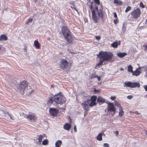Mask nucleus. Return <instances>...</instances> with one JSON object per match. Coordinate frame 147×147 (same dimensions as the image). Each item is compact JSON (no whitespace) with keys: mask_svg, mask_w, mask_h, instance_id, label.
<instances>
[{"mask_svg":"<svg viewBox=\"0 0 147 147\" xmlns=\"http://www.w3.org/2000/svg\"><path fill=\"white\" fill-rule=\"evenodd\" d=\"M111 45L113 47L116 48L118 46L117 42H115L112 43Z\"/></svg>","mask_w":147,"mask_h":147,"instance_id":"a878e982","label":"nucleus"},{"mask_svg":"<svg viewBox=\"0 0 147 147\" xmlns=\"http://www.w3.org/2000/svg\"><path fill=\"white\" fill-rule=\"evenodd\" d=\"M102 65V63H100V62L96 64V65L97 66H99L100 65Z\"/></svg>","mask_w":147,"mask_h":147,"instance_id":"8fccbe9b","label":"nucleus"},{"mask_svg":"<svg viewBox=\"0 0 147 147\" xmlns=\"http://www.w3.org/2000/svg\"><path fill=\"white\" fill-rule=\"evenodd\" d=\"M140 84L137 82H135L131 83L129 82V87L131 88H134L136 87L139 88L140 87Z\"/></svg>","mask_w":147,"mask_h":147,"instance_id":"f8f14e48","label":"nucleus"},{"mask_svg":"<svg viewBox=\"0 0 147 147\" xmlns=\"http://www.w3.org/2000/svg\"><path fill=\"white\" fill-rule=\"evenodd\" d=\"M65 105H64V106L62 108V109H64L65 108Z\"/></svg>","mask_w":147,"mask_h":147,"instance_id":"774afa93","label":"nucleus"},{"mask_svg":"<svg viewBox=\"0 0 147 147\" xmlns=\"http://www.w3.org/2000/svg\"><path fill=\"white\" fill-rule=\"evenodd\" d=\"M143 47H145V48L144 49V50L145 51H147V45H144L143 46Z\"/></svg>","mask_w":147,"mask_h":147,"instance_id":"58836bf2","label":"nucleus"},{"mask_svg":"<svg viewBox=\"0 0 147 147\" xmlns=\"http://www.w3.org/2000/svg\"><path fill=\"white\" fill-rule=\"evenodd\" d=\"M133 67L131 65H129V72H131L132 73L133 72Z\"/></svg>","mask_w":147,"mask_h":147,"instance_id":"473e14b6","label":"nucleus"},{"mask_svg":"<svg viewBox=\"0 0 147 147\" xmlns=\"http://www.w3.org/2000/svg\"><path fill=\"white\" fill-rule=\"evenodd\" d=\"M119 115L120 116H122L124 113V112L122 111V108H121V110H120V109H119Z\"/></svg>","mask_w":147,"mask_h":147,"instance_id":"c756f323","label":"nucleus"},{"mask_svg":"<svg viewBox=\"0 0 147 147\" xmlns=\"http://www.w3.org/2000/svg\"><path fill=\"white\" fill-rule=\"evenodd\" d=\"M34 45L36 49H40V46L38 41L36 40H35L34 42Z\"/></svg>","mask_w":147,"mask_h":147,"instance_id":"f3484780","label":"nucleus"},{"mask_svg":"<svg viewBox=\"0 0 147 147\" xmlns=\"http://www.w3.org/2000/svg\"><path fill=\"white\" fill-rule=\"evenodd\" d=\"M142 68H143L144 69L145 71L146 72V73L147 74V67L146 66H144L142 67H139L138 68H137L136 69L138 70V69H141Z\"/></svg>","mask_w":147,"mask_h":147,"instance_id":"393cba45","label":"nucleus"},{"mask_svg":"<svg viewBox=\"0 0 147 147\" xmlns=\"http://www.w3.org/2000/svg\"><path fill=\"white\" fill-rule=\"evenodd\" d=\"M124 25H123V28L122 29V31L123 32H124L125 31V29L124 28Z\"/></svg>","mask_w":147,"mask_h":147,"instance_id":"13d9d810","label":"nucleus"},{"mask_svg":"<svg viewBox=\"0 0 147 147\" xmlns=\"http://www.w3.org/2000/svg\"><path fill=\"white\" fill-rule=\"evenodd\" d=\"M131 14L133 18L137 19L140 16L141 14V11L139 8H137L132 11Z\"/></svg>","mask_w":147,"mask_h":147,"instance_id":"39448f33","label":"nucleus"},{"mask_svg":"<svg viewBox=\"0 0 147 147\" xmlns=\"http://www.w3.org/2000/svg\"><path fill=\"white\" fill-rule=\"evenodd\" d=\"M32 20V19L31 18L29 19L27 22L26 23V24H28L29 23L31 22Z\"/></svg>","mask_w":147,"mask_h":147,"instance_id":"72a5a7b5","label":"nucleus"},{"mask_svg":"<svg viewBox=\"0 0 147 147\" xmlns=\"http://www.w3.org/2000/svg\"><path fill=\"white\" fill-rule=\"evenodd\" d=\"M103 146L105 147H109V144L106 143L104 144Z\"/></svg>","mask_w":147,"mask_h":147,"instance_id":"e433bc0d","label":"nucleus"},{"mask_svg":"<svg viewBox=\"0 0 147 147\" xmlns=\"http://www.w3.org/2000/svg\"><path fill=\"white\" fill-rule=\"evenodd\" d=\"M115 134H116V136H117V135L119 134L118 131H115Z\"/></svg>","mask_w":147,"mask_h":147,"instance_id":"4d7b16f0","label":"nucleus"},{"mask_svg":"<svg viewBox=\"0 0 147 147\" xmlns=\"http://www.w3.org/2000/svg\"><path fill=\"white\" fill-rule=\"evenodd\" d=\"M133 97V96L132 95H129V99H131Z\"/></svg>","mask_w":147,"mask_h":147,"instance_id":"bf43d9fd","label":"nucleus"},{"mask_svg":"<svg viewBox=\"0 0 147 147\" xmlns=\"http://www.w3.org/2000/svg\"><path fill=\"white\" fill-rule=\"evenodd\" d=\"M118 20V18H116L115 19H114V20H113L115 24H116L117 23V22H118V21H117Z\"/></svg>","mask_w":147,"mask_h":147,"instance_id":"c9c22d12","label":"nucleus"},{"mask_svg":"<svg viewBox=\"0 0 147 147\" xmlns=\"http://www.w3.org/2000/svg\"><path fill=\"white\" fill-rule=\"evenodd\" d=\"M54 100V98L53 97H50L47 102V104L48 106L50 107L53 103Z\"/></svg>","mask_w":147,"mask_h":147,"instance_id":"ddd939ff","label":"nucleus"},{"mask_svg":"<svg viewBox=\"0 0 147 147\" xmlns=\"http://www.w3.org/2000/svg\"><path fill=\"white\" fill-rule=\"evenodd\" d=\"M61 31L64 37L67 40L68 44H71L73 42V37L69 29L65 26L62 27Z\"/></svg>","mask_w":147,"mask_h":147,"instance_id":"f257e3e1","label":"nucleus"},{"mask_svg":"<svg viewBox=\"0 0 147 147\" xmlns=\"http://www.w3.org/2000/svg\"><path fill=\"white\" fill-rule=\"evenodd\" d=\"M58 112V110L56 108H50L49 109V113L51 116H56Z\"/></svg>","mask_w":147,"mask_h":147,"instance_id":"9b49d317","label":"nucleus"},{"mask_svg":"<svg viewBox=\"0 0 147 147\" xmlns=\"http://www.w3.org/2000/svg\"><path fill=\"white\" fill-rule=\"evenodd\" d=\"M91 102V100L90 99H88L84 102L82 103V105L84 109L86 111V112L88 110V108L89 106V103Z\"/></svg>","mask_w":147,"mask_h":147,"instance_id":"423d86ee","label":"nucleus"},{"mask_svg":"<svg viewBox=\"0 0 147 147\" xmlns=\"http://www.w3.org/2000/svg\"><path fill=\"white\" fill-rule=\"evenodd\" d=\"M24 52H25L26 53V47H24Z\"/></svg>","mask_w":147,"mask_h":147,"instance_id":"3c124183","label":"nucleus"},{"mask_svg":"<svg viewBox=\"0 0 147 147\" xmlns=\"http://www.w3.org/2000/svg\"><path fill=\"white\" fill-rule=\"evenodd\" d=\"M28 86V83L25 81L22 82L20 84L19 87L20 93L21 94H23L24 93V90Z\"/></svg>","mask_w":147,"mask_h":147,"instance_id":"20e7f679","label":"nucleus"},{"mask_svg":"<svg viewBox=\"0 0 147 147\" xmlns=\"http://www.w3.org/2000/svg\"><path fill=\"white\" fill-rule=\"evenodd\" d=\"M115 106L119 107L120 110L121 109V108H122V107L121 106L120 104L117 102L115 101Z\"/></svg>","mask_w":147,"mask_h":147,"instance_id":"5701e85b","label":"nucleus"},{"mask_svg":"<svg viewBox=\"0 0 147 147\" xmlns=\"http://www.w3.org/2000/svg\"><path fill=\"white\" fill-rule=\"evenodd\" d=\"M124 86H127V87H129V82L125 83V85H124Z\"/></svg>","mask_w":147,"mask_h":147,"instance_id":"79ce46f5","label":"nucleus"},{"mask_svg":"<svg viewBox=\"0 0 147 147\" xmlns=\"http://www.w3.org/2000/svg\"><path fill=\"white\" fill-rule=\"evenodd\" d=\"M141 73V71H140L137 70V69L135 70L134 71H133L132 74V75L133 76H137L140 75V74Z\"/></svg>","mask_w":147,"mask_h":147,"instance_id":"2eb2a0df","label":"nucleus"},{"mask_svg":"<svg viewBox=\"0 0 147 147\" xmlns=\"http://www.w3.org/2000/svg\"><path fill=\"white\" fill-rule=\"evenodd\" d=\"M102 54H101V52H100V53H99V54H98V55H97V56L98 57H100L101 56V55H102Z\"/></svg>","mask_w":147,"mask_h":147,"instance_id":"de8ad7c7","label":"nucleus"},{"mask_svg":"<svg viewBox=\"0 0 147 147\" xmlns=\"http://www.w3.org/2000/svg\"><path fill=\"white\" fill-rule=\"evenodd\" d=\"M97 76V75H96L95 74H92L91 77L90 79H92L94 78H96V77Z\"/></svg>","mask_w":147,"mask_h":147,"instance_id":"7c9ffc66","label":"nucleus"},{"mask_svg":"<svg viewBox=\"0 0 147 147\" xmlns=\"http://www.w3.org/2000/svg\"><path fill=\"white\" fill-rule=\"evenodd\" d=\"M121 44V42L120 41H119L118 42H117L118 45H119Z\"/></svg>","mask_w":147,"mask_h":147,"instance_id":"680f3d73","label":"nucleus"},{"mask_svg":"<svg viewBox=\"0 0 147 147\" xmlns=\"http://www.w3.org/2000/svg\"><path fill=\"white\" fill-rule=\"evenodd\" d=\"M113 15H114V17L115 18H117V14L115 12L113 13Z\"/></svg>","mask_w":147,"mask_h":147,"instance_id":"c03bdc74","label":"nucleus"},{"mask_svg":"<svg viewBox=\"0 0 147 147\" xmlns=\"http://www.w3.org/2000/svg\"><path fill=\"white\" fill-rule=\"evenodd\" d=\"M61 144V141L60 140H58L55 142V145L56 147H59Z\"/></svg>","mask_w":147,"mask_h":147,"instance_id":"aec40b11","label":"nucleus"},{"mask_svg":"<svg viewBox=\"0 0 147 147\" xmlns=\"http://www.w3.org/2000/svg\"><path fill=\"white\" fill-rule=\"evenodd\" d=\"M94 2L98 5H99L100 4L99 0H94Z\"/></svg>","mask_w":147,"mask_h":147,"instance_id":"f704fd0d","label":"nucleus"},{"mask_svg":"<svg viewBox=\"0 0 147 147\" xmlns=\"http://www.w3.org/2000/svg\"><path fill=\"white\" fill-rule=\"evenodd\" d=\"M68 63L65 60L63 59H62L60 62V66L61 69H64L66 68L68 66Z\"/></svg>","mask_w":147,"mask_h":147,"instance_id":"9d476101","label":"nucleus"},{"mask_svg":"<svg viewBox=\"0 0 147 147\" xmlns=\"http://www.w3.org/2000/svg\"><path fill=\"white\" fill-rule=\"evenodd\" d=\"M108 104V110L110 112H115L116 109L113 103L109 102H106Z\"/></svg>","mask_w":147,"mask_h":147,"instance_id":"1a4fd4ad","label":"nucleus"},{"mask_svg":"<svg viewBox=\"0 0 147 147\" xmlns=\"http://www.w3.org/2000/svg\"><path fill=\"white\" fill-rule=\"evenodd\" d=\"M127 55L125 53H119L117 54V55L119 57L122 58Z\"/></svg>","mask_w":147,"mask_h":147,"instance_id":"a211bd4d","label":"nucleus"},{"mask_svg":"<svg viewBox=\"0 0 147 147\" xmlns=\"http://www.w3.org/2000/svg\"><path fill=\"white\" fill-rule=\"evenodd\" d=\"M95 11H98L99 10V9H98V7L97 6H96L95 10H94Z\"/></svg>","mask_w":147,"mask_h":147,"instance_id":"5fc2aeb1","label":"nucleus"},{"mask_svg":"<svg viewBox=\"0 0 147 147\" xmlns=\"http://www.w3.org/2000/svg\"><path fill=\"white\" fill-rule=\"evenodd\" d=\"M94 92H100V90H96V89H94Z\"/></svg>","mask_w":147,"mask_h":147,"instance_id":"a19ab883","label":"nucleus"},{"mask_svg":"<svg viewBox=\"0 0 147 147\" xmlns=\"http://www.w3.org/2000/svg\"><path fill=\"white\" fill-rule=\"evenodd\" d=\"M7 39V37L5 35L3 34L0 36V41H1L3 40H6Z\"/></svg>","mask_w":147,"mask_h":147,"instance_id":"6ab92c4d","label":"nucleus"},{"mask_svg":"<svg viewBox=\"0 0 147 147\" xmlns=\"http://www.w3.org/2000/svg\"><path fill=\"white\" fill-rule=\"evenodd\" d=\"M116 98V97L115 96H112L111 97V99L113 100H114Z\"/></svg>","mask_w":147,"mask_h":147,"instance_id":"37998d69","label":"nucleus"},{"mask_svg":"<svg viewBox=\"0 0 147 147\" xmlns=\"http://www.w3.org/2000/svg\"><path fill=\"white\" fill-rule=\"evenodd\" d=\"M37 136L38 138L37 139L38 140V142L40 143L42 141V135H38Z\"/></svg>","mask_w":147,"mask_h":147,"instance_id":"b1692460","label":"nucleus"},{"mask_svg":"<svg viewBox=\"0 0 147 147\" xmlns=\"http://www.w3.org/2000/svg\"><path fill=\"white\" fill-rule=\"evenodd\" d=\"M134 113L137 115H138L139 114V113L138 111H136L134 112Z\"/></svg>","mask_w":147,"mask_h":147,"instance_id":"052dcab7","label":"nucleus"},{"mask_svg":"<svg viewBox=\"0 0 147 147\" xmlns=\"http://www.w3.org/2000/svg\"><path fill=\"white\" fill-rule=\"evenodd\" d=\"M105 60L108 61L111 60L113 56V54L111 53H106L105 54H102Z\"/></svg>","mask_w":147,"mask_h":147,"instance_id":"6e6552de","label":"nucleus"},{"mask_svg":"<svg viewBox=\"0 0 147 147\" xmlns=\"http://www.w3.org/2000/svg\"><path fill=\"white\" fill-rule=\"evenodd\" d=\"M128 11H129V6H128L126 9V10L125 11V12H127Z\"/></svg>","mask_w":147,"mask_h":147,"instance_id":"6e6d98bb","label":"nucleus"},{"mask_svg":"<svg viewBox=\"0 0 147 147\" xmlns=\"http://www.w3.org/2000/svg\"><path fill=\"white\" fill-rule=\"evenodd\" d=\"M96 98H97V97L96 96H93L91 97V99L90 100H91V101L95 102V101L96 100Z\"/></svg>","mask_w":147,"mask_h":147,"instance_id":"cd10ccee","label":"nucleus"},{"mask_svg":"<svg viewBox=\"0 0 147 147\" xmlns=\"http://www.w3.org/2000/svg\"><path fill=\"white\" fill-rule=\"evenodd\" d=\"M54 100L56 104H61V105L64 103L66 101L64 97L63 96L61 93L54 96Z\"/></svg>","mask_w":147,"mask_h":147,"instance_id":"7ed1b4c3","label":"nucleus"},{"mask_svg":"<svg viewBox=\"0 0 147 147\" xmlns=\"http://www.w3.org/2000/svg\"><path fill=\"white\" fill-rule=\"evenodd\" d=\"M26 118L31 122H34L37 119V117L35 114L29 115L26 116Z\"/></svg>","mask_w":147,"mask_h":147,"instance_id":"0eeeda50","label":"nucleus"},{"mask_svg":"<svg viewBox=\"0 0 147 147\" xmlns=\"http://www.w3.org/2000/svg\"><path fill=\"white\" fill-rule=\"evenodd\" d=\"M48 140H45L42 141V144L43 145H46L48 144Z\"/></svg>","mask_w":147,"mask_h":147,"instance_id":"c85d7f7f","label":"nucleus"},{"mask_svg":"<svg viewBox=\"0 0 147 147\" xmlns=\"http://www.w3.org/2000/svg\"><path fill=\"white\" fill-rule=\"evenodd\" d=\"M92 4L91 3V5H90V9L91 10V11L94 9H92Z\"/></svg>","mask_w":147,"mask_h":147,"instance_id":"603ef678","label":"nucleus"},{"mask_svg":"<svg viewBox=\"0 0 147 147\" xmlns=\"http://www.w3.org/2000/svg\"><path fill=\"white\" fill-rule=\"evenodd\" d=\"M114 2L115 4H117V5H121L122 4V2L120 0H114Z\"/></svg>","mask_w":147,"mask_h":147,"instance_id":"412c9836","label":"nucleus"},{"mask_svg":"<svg viewBox=\"0 0 147 147\" xmlns=\"http://www.w3.org/2000/svg\"><path fill=\"white\" fill-rule=\"evenodd\" d=\"M102 11V9H101L98 11H95L94 9L92 10V19L96 22H98L97 20H98L100 17L102 18L103 17Z\"/></svg>","mask_w":147,"mask_h":147,"instance_id":"f03ea898","label":"nucleus"},{"mask_svg":"<svg viewBox=\"0 0 147 147\" xmlns=\"http://www.w3.org/2000/svg\"><path fill=\"white\" fill-rule=\"evenodd\" d=\"M146 132L147 136V131L146 130H144Z\"/></svg>","mask_w":147,"mask_h":147,"instance_id":"338daca9","label":"nucleus"},{"mask_svg":"<svg viewBox=\"0 0 147 147\" xmlns=\"http://www.w3.org/2000/svg\"><path fill=\"white\" fill-rule=\"evenodd\" d=\"M144 87L145 90L147 92V85H144Z\"/></svg>","mask_w":147,"mask_h":147,"instance_id":"49530a36","label":"nucleus"},{"mask_svg":"<svg viewBox=\"0 0 147 147\" xmlns=\"http://www.w3.org/2000/svg\"><path fill=\"white\" fill-rule=\"evenodd\" d=\"M74 131L75 132H76L77 131V129L76 127V125H75L74 127Z\"/></svg>","mask_w":147,"mask_h":147,"instance_id":"09e8293b","label":"nucleus"},{"mask_svg":"<svg viewBox=\"0 0 147 147\" xmlns=\"http://www.w3.org/2000/svg\"><path fill=\"white\" fill-rule=\"evenodd\" d=\"M97 101L99 102L103 103L105 102V99L101 96H99L98 97L97 99Z\"/></svg>","mask_w":147,"mask_h":147,"instance_id":"4468645a","label":"nucleus"},{"mask_svg":"<svg viewBox=\"0 0 147 147\" xmlns=\"http://www.w3.org/2000/svg\"><path fill=\"white\" fill-rule=\"evenodd\" d=\"M140 5L142 7V8H144V6L143 4V3L141 2L140 3Z\"/></svg>","mask_w":147,"mask_h":147,"instance_id":"4c0bfd02","label":"nucleus"},{"mask_svg":"<svg viewBox=\"0 0 147 147\" xmlns=\"http://www.w3.org/2000/svg\"><path fill=\"white\" fill-rule=\"evenodd\" d=\"M95 38L96 39L99 40L100 39L101 37L100 36H96Z\"/></svg>","mask_w":147,"mask_h":147,"instance_id":"ea45409f","label":"nucleus"},{"mask_svg":"<svg viewBox=\"0 0 147 147\" xmlns=\"http://www.w3.org/2000/svg\"><path fill=\"white\" fill-rule=\"evenodd\" d=\"M33 90H32L31 91V92H30V93H29V94H31V93H32V92H33Z\"/></svg>","mask_w":147,"mask_h":147,"instance_id":"69168bd1","label":"nucleus"},{"mask_svg":"<svg viewBox=\"0 0 147 147\" xmlns=\"http://www.w3.org/2000/svg\"><path fill=\"white\" fill-rule=\"evenodd\" d=\"M71 125L68 123H65L63 125L64 129L67 130L69 129Z\"/></svg>","mask_w":147,"mask_h":147,"instance_id":"dca6fc26","label":"nucleus"},{"mask_svg":"<svg viewBox=\"0 0 147 147\" xmlns=\"http://www.w3.org/2000/svg\"><path fill=\"white\" fill-rule=\"evenodd\" d=\"M100 60L99 62H100V63H102V64L103 63V61H106L102 54L100 57Z\"/></svg>","mask_w":147,"mask_h":147,"instance_id":"4be33fe9","label":"nucleus"},{"mask_svg":"<svg viewBox=\"0 0 147 147\" xmlns=\"http://www.w3.org/2000/svg\"><path fill=\"white\" fill-rule=\"evenodd\" d=\"M97 139L99 141H101L102 140V134H99L97 137Z\"/></svg>","mask_w":147,"mask_h":147,"instance_id":"bb28decb","label":"nucleus"},{"mask_svg":"<svg viewBox=\"0 0 147 147\" xmlns=\"http://www.w3.org/2000/svg\"><path fill=\"white\" fill-rule=\"evenodd\" d=\"M96 78H97L98 80V81H100L101 79L100 77V76H98L97 75V76L96 77Z\"/></svg>","mask_w":147,"mask_h":147,"instance_id":"864d4df0","label":"nucleus"},{"mask_svg":"<svg viewBox=\"0 0 147 147\" xmlns=\"http://www.w3.org/2000/svg\"><path fill=\"white\" fill-rule=\"evenodd\" d=\"M74 9L76 11H77V12H78V10L76 8V7H74Z\"/></svg>","mask_w":147,"mask_h":147,"instance_id":"e2e57ef3","label":"nucleus"},{"mask_svg":"<svg viewBox=\"0 0 147 147\" xmlns=\"http://www.w3.org/2000/svg\"><path fill=\"white\" fill-rule=\"evenodd\" d=\"M145 23L146 24H147V19L145 21Z\"/></svg>","mask_w":147,"mask_h":147,"instance_id":"0e129e2a","label":"nucleus"},{"mask_svg":"<svg viewBox=\"0 0 147 147\" xmlns=\"http://www.w3.org/2000/svg\"><path fill=\"white\" fill-rule=\"evenodd\" d=\"M8 116L10 117V118L11 119L13 120H14L13 119V118H12L11 115L10 114L8 113Z\"/></svg>","mask_w":147,"mask_h":147,"instance_id":"a18cd8bd","label":"nucleus"},{"mask_svg":"<svg viewBox=\"0 0 147 147\" xmlns=\"http://www.w3.org/2000/svg\"><path fill=\"white\" fill-rule=\"evenodd\" d=\"M96 103L95 102L91 101V102H90L89 104V106L92 107L93 106L96 105Z\"/></svg>","mask_w":147,"mask_h":147,"instance_id":"2f4dec72","label":"nucleus"}]
</instances>
